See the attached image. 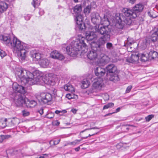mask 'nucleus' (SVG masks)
I'll return each instance as SVG.
<instances>
[{
  "mask_svg": "<svg viewBox=\"0 0 158 158\" xmlns=\"http://www.w3.org/2000/svg\"><path fill=\"white\" fill-rule=\"evenodd\" d=\"M16 75L20 79L23 84L29 83L30 84H42L43 83L47 85H51L52 78L50 75L43 76L42 73L39 70H35L33 73L22 68L17 69Z\"/></svg>",
  "mask_w": 158,
  "mask_h": 158,
  "instance_id": "obj_1",
  "label": "nucleus"
},
{
  "mask_svg": "<svg viewBox=\"0 0 158 158\" xmlns=\"http://www.w3.org/2000/svg\"><path fill=\"white\" fill-rule=\"evenodd\" d=\"M123 11V13H116L115 15L116 26L120 29H123L125 24L130 25L132 23V19H135L138 15L132 8H124Z\"/></svg>",
  "mask_w": 158,
  "mask_h": 158,
  "instance_id": "obj_2",
  "label": "nucleus"
},
{
  "mask_svg": "<svg viewBox=\"0 0 158 158\" xmlns=\"http://www.w3.org/2000/svg\"><path fill=\"white\" fill-rule=\"evenodd\" d=\"M19 80L21 82L22 85H19L16 82H14L12 85V88L17 92L13 93L11 96L13 98L16 106L19 107H25V103L26 101L24 94L25 91L24 87L23 86L26 83L23 84L22 82L20 79Z\"/></svg>",
  "mask_w": 158,
  "mask_h": 158,
  "instance_id": "obj_3",
  "label": "nucleus"
},
{
  "mask_svg": "<svg viewBox=\"0 0 158 158\" xmlns=\"http://www.w3.org/2000/svg\"><path fill=\"white\" fill-rule=\"evenodd\" d=\"M84 37L81 39H75L71 42L70 44L67 46H63V49H66L67 54L70 56L74 57L77 56L78 52L84 51L85 44L84 43Z\"/></svg>",
  "mask_w": 158,
  "mask_h": 158,
  "instance_id": "obj_4",
  "label": "nucleus"
},
{
  "mask_svg": "<svg viewBox=\"0 0 158 158\" xmlns=\"http://www.w3.org/2000/svg\"><path fill=\"white\" fill-rule=\"evenodd\" d=\"M2 38V40H3L4 43L6 44L10 43L11 47L16 52H19V50L23 48H26L28 46L27 44L21 42L15 36L13 37L11 41L9 35H3Z\"/></svg>",
  "mask_w": 158,
  "mask_h": 158,
  "instance_id": "obj_5",
  "label": "nucleus"
},
{
  "mask_svg": "<svg viewBox=\"0 0 158 158\" xmlns=\"http://www.w3.org/2000/svg\"><path fill=\"white\" fill-rule=\"evenodd\" d=\"M96 31L98 34H100L103 36L104 38L107 40L110 39V33L111 30L109 27L101 26Z\"/></svg>",
  "mask_w": 158,
  "mask_h": 158,
  "instance_id": "obj_6",
  "label": "nucleus"
},
{
  "mask_svg": "<svg viewBox=\"0 0 158 158\" xmlns=\"http://www.w3.org/2000/svg\"><path fill=\"white\" fill-rule=\"evenodd\" d=\"M75 20L76 24V28L80 31H84L85 28V26L83 22V17L80 14L76 15Z\"/></svg>",
  "mask_w": 158,
  "mask_h": 158,
  "instance_id": "obj_7",
  "label": "nucleus"
},
{
  "mask_svg": "<svg viewBox=\"0 0 158 158\" xmlns=\"http://www.w3.org/2000/svg\"><path fill=\"white\" fill-rule=\"evenodd\" d=\"M85 37L84 38V43L85 44L84 46V49L86 46V45L85 43V41L89 42V43L94 40V39L97 38H98V35L96 31L95 32L88 31L86 32L85 33Z\"/></svg>",
  "mask_w": 158,
  "mask_h": 158,
  "instance_id": "obj_8",
  "label": "nucleus"
},
{
  "mask_svg": "<svg viewBox=\"0 0 158 158\" xmlns=\"http://www.w3.org/2000/svg\"><path fill=\"white\" fill-rule=\"evenodd\" d=\"M40 98V101L44 104H46L51 102L52 99V95L49 93H41Z\"/></svg>",
  "mask_w": 158,
  "mask_h": 158,
  "instance_id": "obj_9",
  "label": "nucleus"
},
{
  "mask_svg": "<svg viewBox=\"0 0 158 158\" xmlns=\"http://www.w3.org/2000/svg\"><path fill=\"white\" fill-rule=\"evenodd\" d=\"M103 80L102 78L98 77L97 81H95L93 84L92 88L93 91L92 92L96 91V90H99L101 89L103 85Z\"/></svg>",
  "mask_w": 158,
  "mask_h": 158,
  "instance_id": "obj_10",
  "label": "nucleus"
},
{
  "mask_svg": "<svg viewBox=\"0 0 158 158\" xmlns=\"http://www.w3.org/2000/svg\"><path fill=\"white\" fill-rule=\"evenodd\" d=\"M89 44L91 45L92 50L98 52L100 51L101 53L105 51V48L103 47H101L97 41H92L90 43L89 42Z\"/></svg>",
  "mask_w": 158,
  "mask_h": 158,
  "instance_id": "obj_11",
  "label": "nucleus"
},
{
  "mask_svg": "<svg viewBox=\"0 0 158 158\" xmlns=\"http://www.w3.org/2000/svg\"><path fill=\"white\" fill-rule=\"evenodd\" d=\"M148 51L147 52L148 53V56L151 60L154 59L158 57V52H156L153 50V48L151 45H149L148 48Z\"/></svg>",
  "mask_w": 158,
  "mask_h": 158,
  "instance_id": "obj_12",
  "label": "nucleus"
},
{
  "mask_svg": "<svg viewBox=\"0 0 158 158\" xmlns=\"http://www.w3.org/2000/svg\"><path fill=\"white\" fill-rule=\"evenodd\" d=\"M90 16L91 21L94 24H96L99 23L101 18L99 14L95 12H92L90 15Z\"/></svg>",
  "mask_w": 158,
  "mask_h": 158,
  "instance_id": "obj_13",
  "label": "nucleus"
},
{
  "mask_svg": "<svg viewBox=\"0 0 158 158\" xmlns=\"http://www.w3.org/2000/svg\"><path fill=\"white\" fill-rule=\"evenodd\" d=\"M139 55L136 53H132L131 56L126 59L127 62L133 63L138 61L139 58Z\"/></svg>",
  "mask_w": 158,
  "mask_h": 158,
  "instance_id": "obj_14",
  "label": "nucleus"
},
{
  "mask_svg": "<svg viewBox=\"0 0 158 158\" xmlns=\"http://www.w3.org/2000/svg\"><path fill=\"white\" fill-rule=\"evenodd\" d=\"M51 55L52 58L60 60H64L65 58L63 54H60L56 50L52 52H51Z\"/></svg>",
  "mask_w": 158,
  "mask_h": 158,
  "instance_id": "obj_15",
  "label": "nucleus"
},
{
  "mask_svg": "<svg viewBox=\"0 0 158 158\" xmlns=\"http://www.w3.org/2000/svg\"><path fill=\"white\" fill-rule=\"evenodd\" d=\"M98 52L92 49L87 53V56L90 60H94L97 58Z\"/></svg>",
  "mask_w": 158,
  "mask_h": 158,
  "instance_id": "obj_16",
  "label": "nucleus"
},
{
  "mask_svg": "<svg viewBox=\"0 0 158 158\" xmlns=\"http://www.w3.org/2000/svg\"><path fill=\"white\" fill-rule=\"evenodd\" d=\"M94 72L96 76L100 77L104 75L106 70L105 69L102 68L101 67H98L95 69Z\"/></svg>",
  "mask_w": 158,
  "mask_h": 158,
  "instance_id": "obj_17",
  "label": "nucleus"
},
{
  "mask_svg": "<svg viewBox=\"0 0 158 158\" xmlns=\"http://www.w3.org/2000/svg\"><path fill=\"white\" fill-rule=\"evenodd\" d=\"M30 56L34 61H39V62L41 60V54L39 53L36 52L35 51H31Z\"/></svg>",
  "mask_w": 158,
  "mask_h": 158,
  "instance_id": "obj_18",
  "label": "nucleus"
},
{
  "mask_svg": "<svg viewBox=\"0 0 158 158\" xmlns=\"http://www.w3.org/2000/svg\"><path fill=\"white\" fill-rule=\"evenodd\" d=\"M106 69L107 70V73H115L117 70V67L113 64H111L107 66Z\"/></svg>",
  "mask_w": 158,
  "mask_h": 158,
  "instance_id": "obj_19",
  "label": "nucleus"
},
{
  "mask_svg": "<svg viewBox=\"0 0 158 158\" xmlns=\"http://www.w3.org/2000/svg\"><path fill=\"white\" fill-rule=\"evenodd\" d=\"M29 48V47L28 46L27 47H26V48H23L21 50L19 51V52H20L19 58L22 60H25L27 56L26 53L28 52Z\"/></svg>",
  "mask_w": 158,
  "mask_h": 158,
  "instance_id": "obj_20",
  "label": "nucleus"
},
{
  "mask_svg": "<svg viewBox=\"0 0 158 158\" xmlns=\"http://www.w3.org/2000/svg\"><path fill=\"white\" fill-rule=\"evenodd\" d=\"M8 126L13 127L17 124H18L19 123V119L16 118H14L12 119H8Z\"/></svg>",
  "mask_w": 158,
  "mask_h": 158,
  "instance_id": "obj_21",
  "label": "nucleus"
},
{
  "mask_svg": "<svg viewBox=\"0 0 158 158\" xmlns=\"http://www.w3.org/2000/svg\"><path fill=\"white\" fill-rule=\"evenodd\" d=\"M100 23L102 26L108 27H109L110 22L107 18V16L104 15L103 18L100 19Z\"/></svg>",
  "mask_w": 158,
  "mask_h": 158,
  "instance_id": "obj_22",
  "label": "nucleus"
},
{
  "mask_svg": "<svg viewBox=\"0 0 158 158\" xmlns=\"http://www.w3.org/2000/svg\"><path fill=\"white\" fill-rule=\"evenodd\" d=\"M150 40L153 42L156 46H158V34L153 32L150 37Z\"/></svg>",
  "mask_w": 158,
  "mask_h": 158,
  "instance_id": "obj_23",
  "label": "nucleus"
},
{
  "mask_svg": "<svg viewBox=\"0 0 158 158\" xmlns=\"http://www.w3.org/2000/svg\"><path fill=\"white\" fill-rule=\"evenodd\" d=\"M37 104V102L34 100L30 101L27 98H26V101L25 103V106L32 108L36 106Z\"/></svg>",
  "mask_w": 158,
  "mask_h": 158,
  "instance_id": "obj_24",
  "label": "nucleus"
},
{
  "mask_svg": "<svg viewBox=\"0 0 158 158\" xmlns=\"http://www.w3.org/2000/svg\"><path fill=\"white\" fill-rule=\"evenodd\" d=\"M144 8V6L142 4L139 3L136 4L132 8L138 15L139 12H141Z\"/></svg>",
  "mask_w": 158,
  "mask_h": 158,
  "instance_id": "obj_25",
  "label": "nucleus"
},
{
  "mask_svg": "<svg viewBox=\"0 0 158 158\" xmlns=\"http://www.w3.org/2000/svg\"><path fill=\"white\" fill-rule=\"evenodd\" d=\"M40 65L43 68L46 67L49 64V62L46 58L41 59L39 62Z\"/></svg>",
  "mask_w": 158,
  "mask_h": 158,
  "instance_id": "obj_26",
  "label": "nucleus"
},
{
  "mask_svg": "<svg viewBox=\"0 0 158 158\" xmlns=\"http://www.w3.org/2000/svg\"><path fill=\"white\" fill-rule=\"evenodd\" d=\"M110 39L107 40L106 39L104 38L103 36H102V37L99 38L97 42L98 43V44H99L101 47H102V45H104L106 43V42L108 41Z\"/></svg>",
  "mask_w": 158,
  "mask_h": 158,
  "instance_id": "obj_27",
  "label": "nucleus"
},
{
  "mask_svg": "<svg viewBox=\"0 0 158 158\" xmlns=\"http://www.w3.org/2000/svg\"><path fill=\"white\" fill-rule=\"evenodd\" d=\"M8 8V5L6 3H0V15L5 11Z\"/></svg>",
  "mask_w": 158,
  "mask_h": 158,
  "instance_id": "obj_28",
  "label": "nucleus"
},
{
  "mask_svg": "<svg viewBox=\"0 0 158 158\" xmlns=\"http://www.w3.org/2000/svg\"><path fill=\"white\" fill-rule=\"evenodd\" d=\"M8 119L2 118L0 119V127H1L4 128L6 126H8Z\"/></svg>",
  "mask_w": 158,
  "mask_h": 158,
  "instance_id": "obj_29",
  "label": "nucleus"
},
{
  "mask_svg": "<svg viewBox=\"0 0 158 158\" xmlns=\"http://www.w3.org/2000/svg\"><path fill=\"white\" fill-rule=\"evenodd\" d=\"M148 54L147 55L144 54H139V55L140 57V60L141 61L145 62L148 60L149 59H150L148 56Z\"/></svg>",
  "mask_w": 158,
  "mask_h": 158,
  "instance_id": "obj_30",
  "label": "nucleus"
},
{
  "mask_svg": "<svg viewBox=\"0 0 158 158\" xmlns=\"http://www.w3.org/2000/svg\"><path fill=\"white\" fill-rule=\"evenodd\" d=\"M109 78L110 81H114V82L118 81L119 80L118 75L115 73H111L110 75Z\"/></svg>",
  "mask_w": 158,
  "mask_h": 158,
  "instance_id": "obj_31",
  "label": "nucleus"
},
{
  "mask_svg": "<svg viewBox=\"0 0 158 158\" xmlns=\"http://www.w3.org/2000/svg\"><path fill=\"white\" fill-rule=\"evenodd\" d=\"M81 87L82 89H85L87 88L89 85L90 82L87 79H84L81 81Z\"/></svg>",
  "mask_w": 158,
  "mask_h": 158,
  "instance_id": "obj_32",
  "label": "nucleus"
},
{
  "mask_svg": "<svg viewBox=\"0 0 158 158\" xmlns=\"http://www.w3.org/2000/svg\"><path fill=\"white\" fill-rule=\"evenodd\" d=\"M64 89L66 90L71 92H74V88L70 84H67L64 85Z\"/></svg>",
  "mask_w": 158,
  "mask_h": 158,
  "instance_id": "obj_33",
  "label": "nucleus"
},
{
  "mask_svg": "<svg viewBox=\"0 0 158 158\" xmlns=\"http://www.w3.org/2000/svg\"><path fill=\"white\" fill-rule=\"evenodd\" d=\"M74 12L75 14H80L81 11V7L80 5H76L73 9Z\"/></svg>",
  "mask_w": 158,
  "mask_h": 158,
  "instance_id": "obj_34",
  "label": "nucleus"
},
{
  "mask_svg": "<svg viewBox=\"0 0 158 158\" xmlns=\"http://www.w3.org/2000/svg\"><path fill=\"white\" fill-rule=\"evenodd\" d=\"M107 61V57L106 56H103L99 60L100 63L102 65L105 64Z\"/></svg>",
  "mask_w": 158,
  "mask_h": 158,
  "instance_id": "obj_35",
  "label": "nucleus"
},
{
  "mask_svg": "<svg viewBox=\"0 0 158 158\" xmlns=\"http://www.w3.org/2000/svg\"><path fill=\"white\" fill-rule=\"evenodd\" d=\"M10 136V135H0V143H2L5 139H8Z\"/></svg>",
  "mask_w": 158,
  "mask_h": 158,
  "instance_id": "obj_36",
  "label": "nucleus"
},
{
  "mask_svg": "<svg viewBox=\"0 0 158 158\" xmlns=\"http://www.w3.org/2000/svg\"><path fill=\"white\" fill-rule=\"evenodd\" d=\"M106 48L108 50L110 51L113 49L114 46L111 43L107 42L106 44Z\"/></svg>",
  "mask_w": 158,
  "mask_h": 158,
  "instance_id": "obj_37",
  "label": "nucleus"
},
{
  "mask_svg": "<svg viewBox=\"0 0 158 158\" xmlns=\"http://www.w3.org/2000/svg\"><path fill=\"white\" fill-rule=\"evenodd\" d=\"M114 106V103L112 102L109 103L104 106L103 107V110L107 109L109 108L113 107Z\"/></svg>",
  "mask_w": 158,
  "mask_h": 158,
  "instance_id": "obj_38",
  "label": "nucleus"
},
{
  "mask_svg": "<svg viewBox=\"0 0 158 158\" xmlns=\"http://www.w3.org/2000/svg\"><path fill=\"white\" fill-rule=\"evenodd\" d=\"M91 7V6L89 5H88L86 7L84 10L85 14H89L90 13Z\"/></svg>",
  "mask_w": 158,
  "mask_h": 158,
  "instance_id": "obj_39",
  "label": "nucleus"
},
{
  "mask_svg": "<svg viewBox=\"0 0 158 158\" xmlns=\"http://www.w3.org/2000/svg\"><path fill=\"white\" fill-rule=\"evenodd\" d=\"M39 2L38 0H33V2L31 4L34 7H35L37 6H38L39 4Z\"/></svg>",
  "mask_w": 158,
  "mask_h": 158,
  "instance_id": "obj_40",
  "label": "nucleus"
},
{
  "mask_svg": "<svg viewBox=\"0 0 158 158\" xmlns=\"http://www.w3.org/2000/svg\"><path fill=\"white\" fill-rule=\"evenodd\" d=\"M154 117V115L153 114L149 115L145 117V119L147 122L149 121Z\"/></svg>",
  "mask_w": 158,
  "mask_h": 158,
  "instance_id": "obj_41",
  "label": "nucleus"
},
{
  "mask_svg": "<svg viewBox=\"0 0 158 158\" xmlns=\"http://www.w3.org/2000/svg\"><path fill=\"white\" fill-rule=\"evenodd\" d=\"M60 141V139H58L56 140H51L50 141L49 143L50 144H53L54 145L58 144Z\"/></svg>",
  "mask_w": 158,
  "mask_h": 158,
  "instance_id": "obj_42",
  "label": "nucleus"
},
{
  "mask_svg": "<svg viewBox=\"0 0 158 158\" xmlns=\"http://www.w3.org/2000/svg\"><path fill=\"white\" fill-rule=\"evenodd\" d=\"M22 113L24 117L28 116L30 114V113L29 111H28L25 110H22Z\"/></svg>",
  "mask_w": 158,
  "mask_h": 158,
  "instance_id": "obj_43",
  "label": "nucleus"
},
{
  "mask_svg": "<svg viewBox=\"0 0 158 158\" xmlns=\"http://www.w3.org/2000/svg\"><path fill=\"white\" fill-rule=\"evenodd\" d=\"M6 55L5 52L2 50L0 49V56L1 57H3Z\"/></svg>",
  "mask_w": 158,
  "mask_h": 158,
  "instance_id": "obj_44",
  "label": "nucleus"
},
{
  "mask_svg": "<svg viewBox=\"0 0 158 158\" xmlns=\"http://www.w3.org/2000/svg\"><path fill=\"white\" fill-rule=\"evenodd\" d=\"M81 140H76L74 141L70 142L69 143V144L70 145H75L78 142H79L81 141Z\"/></svg>",
  "mask_w": 158,
  "mask_h": 158,
  "instance_id": "obj_45",
  "label": "nucleus"
},
{
  "mask_svg": "<svg viewBox=\"0 0 158 158\" xmlns=\"http://www.w3.org/2000/svg\"><path fill=\"white\" fill-rule=\"evenodd\" d=\"M54 116V114L52 113H48L47 115V117L49 118H52Z\"/></svg>",
  "mask_w": 158,
  "mask_h": 158,
  "instance_id": "obj_46",
  "label": "nucleus"
},
{
  "mask_svg": "<svg viewBox=\"0 0 158 158\" xmlns=\"http://www.w3.org/2000/svg\"><path fill=\"white\" fill-rule=\"evenodd\" d=\"M132 86L131 85L129 86L126 89V93H129L131 89L132 88Z\"/></svg>",
  "mask_w": 158,
  "mask_h": 158,
  "instance_id": "obj_47",
  "label": "nucleus"
},
{
  "mask_svg": "<svg viewBox=\"0 0 158 158\" xmlns=\"http://www.w3.org/2000/svg\"><path fill=\"white\" fill-rule=\"evenodd\" d=\"M31 17V15L29 14L26 15L24 16V18L25 19L27 20H29Z\"/></svg>",
  "mask_w": 158,
  "mask_h": 158,
  "instance_id": "obj_48",
  "label": "nucleus"
},
{
  "mask_svg": "<svg viewBox=\"0 0 158 158\" xmlns=\"http://www.w3.org/2000/svg\"><path fill=\"white\" fill-rule=\"evenodd\" d=\"M53 123L54 125L56 126H58L60 124V122L57 120L53 121Z\"/></svg>",
  "mask_w": 158,
  "mask_h": 158,
  "instance_id": "obj_49",
  "label": "nucleus"
},
{
  "mask_svg": "<svg viewBox=\"0 0 158 158\" xmlns=\"http://www.w3.org/2000/svg\"><path fill=\"white\" fill-rule=\"evenodd\" d=\"M38 112L41 114L42 115L44 113V109L43 108H41L40 110L38 111Z\"/></svg>",
  "mask_w": 158,
  "mask_h": 158,
  "instance_id": "obj_50",
  "label": "nucleus"
},
{
  "mask_svg": "<svg viewBox=\"0 0 158 158\" xmlns=\"http://www.w3.org/2000/svg\"><path fill=\"white\" fill-rule=\"evenodd\" d=\"M66 97L69 99H70L73 98L72 96V95L70 94H67L66 95Z\"/></svg>",
  "mask_w": 158,
  "mask_h": 158,
  "instance_id": "obj_51",
  "label": "nucleus"
},
{
  "mask_svg": "<svg viewBox=\"0 0 158 158\" xmlns=\"http://www.w3.org/2000/svg\"><path fill=\"white\" fill-rule=\"evenodd\" d=\"M39 13L40 15H42L44 14V11L43 10L40 9L39 12Z\"/></svg>",
  "mask_w": 158,
  "mask_h": 158,
  "instance_id": "obj_52",
  "label": "nucleus"
},
{
  "mask_svg": "<svg viewBox=\"0 0 158 158\" xmlns=\"http://www.w3.org/2000/svg\"><path fill=\"white\" fill-rule=\"evenodd\" d=\"M77 110L73 108L71 110V111L73 113L75 114L76 113Z\"/></svg>",
  "mask_w": 158,
  "mask_h": 158,
  "instance_id": "obj_53",
  "label": "nucleus"
},
{
  "mask_svg": "<svg viewBox=\"0 0 158 158\" xmlns=\"http://www.w3.org/2000/svg\"><path fill=\"white\" fill-rule=\"evenodd\" d=\"M97 127H94L93 128H88V129H85L84 130H83V131H82L81 132H84L85 131H86L87 130H90V129H97Z\"/></svg>",
  "mask_w": 158,
  "mask_h": 158,
  "instance_id": "obj_54",
  "label": "nucleus"
},
{
  "mask_svg": "<svg viewBox=\"0 0 158 158\" xmlns=\"http://www.w3.org/2000/svg\"><path fill=\"white\" fill-rule=\"evenodd\" d=\"M136 0H127L131 4L134 3L135 2Z\"/></svg>",
  "mask_w": 158,
  "mask_h": 158,
  "instance_id": "obj_55",
  "label": "nucleus"
},
{
  "mask_svg": "<svg viewBox=\"0 0 158 158\" xmlns=\"http://www.w3.org/2000/svg\"><path fill=\"white\" fill-rule=\"evenodd\" d=\"M148 15L150 16V17H154L152 15H151V13L150 11H148Z\"/></svg>",
  "mask_w": 158,
  "mask_h": 158,
  "instance_id": "obj_56",
  "label": "nucleus"
},
{
  "mask_svg": "<svg viewBox=\"0 0 158 158\" xmlns=\"http://www.w3.org/2000/svg\"><path fill=\"white\" fill-rule=\"evenodd\" d=\"M61 113L60 110H56L55 111V113L56 114H59Z\"/></svg>",
  "mask_w": 158,
  "mask_h": 158,
  "instance_id": "obj_57",
  "label": "nucleus"
},
{
  "mask_svg": "<svg viewBox=\"0 0 158 158\" xmlns=\"http://www.w3.org/2000/svg\"><path fill=\"white\" fill-rule=\"evenodd\" d=\"M44 156H47V154H43V156H40L39 157V158H45V157H44Z\"/></svg>",
  "mask_w": 158,
  "mask_h": 158,
  "instance_id": "obj_58",
  "label": "nucleus"
},
{
  "mask_svg": "<svg viewBox=\"0 0 158 158\" xmlns=\"http://www.w3.org/2000/svg\"><path fill=\"white\" fill-rule=\"evenodd\" d=\"M80 147H78L77 148H75V150L76 151V152H78L79 151L80 149Z\"/></svg>",
  "mask_w": 158,
  "mask_h": 158,
  "instance_id": "obj_59",
  "label": "nucleus"
},
{
  "mask_svg": "<svg viewBox=\"0 0 158 158\" xmlns=\"http://www.w3.org/2000/svg\"><path fill=\"white\" fill-rule=\"evenodd\" d=\"M120 107H118L116 110V111L115 112L117 113V112H118L120 111Z\"/></svg>",
  "mask_w": 158,
  "mask_h": 158,
  "instance_id": "obj_60",
  "label": "nucleus"
},
{
  "mask_svg": "<svg viewBox=\"0 0 158 158\" xmlns=\"http://www.w3.org/2000/svg\"><path fill=\"white\" fill-rule=\"evenodd\" d=\"M60 111H61V113H63V114L67 112L65 110H60Z\"/></svg>",
  "mask_w": 158,
  "mask_h": 158,
  "instance_id": "obj_61",
  "label": "nucleus"
},
{
  "mask_svg": "<svg viewBox=\"0 0 158 158\" xmlns=\"http://www.w3.org/2000/svg\"><path fill=\"white\" fill-rule=\"evenodd\" d=\"M114 113H115V112H113V113H108V114H106L105 115V116H108V115H111L113 114Z\"/></svg>",
  "mask_w": 158,
  "mask_h": 158,
  "instance_id": "obj_62",
  "label": "nucleus"
},
{
  "mask_svg": "<svg viewBox=\"0 0 158 158\" xmlns=\"http://www.w3.org/2000/svg\"><path fill=\"white\" fill-rule=\"evenodd\" d=\"M97 134V133H95V134H92V135H90V134H89V136H89V137H90V136H91L94 135H95V134Z\"/></svg>",
  "mask_w": 158,
  "mask_h": 158,
  "instance_id": "obj_63",
  "label": "nucleus"
},
{
  "mask_svg": "<svg viewBox=\"0 0 158 158\" xmlns=\"http://www.w3.org/2000/svg\"><path fill=\"white\" fill-rule=\"evenodd\" d=\"M132 43H131V42H130L128 40V44H131Z\"/></svg>",
  "mask_w": 158,
  "mask_h": 158,
  "instance_id": "obj_64",
  "label": "nucleus"
}]
</instances>
